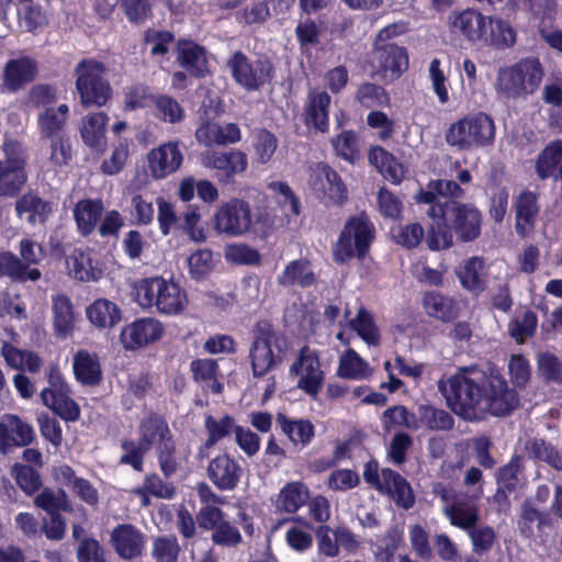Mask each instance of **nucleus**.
<instances>
[{"label":"nucleus","instance_id":"obj_43","mask_svg":"<svg viewBox=\"0 0 562 562\" xmlns=\"http://www.w3.org/2000/svg\"><path fill=\"white\" fill-rule=\"evenodd\" d=\"M87 317L98 328H112L122 318L121 308L108 299H98L87 308Z\"/></svg>","mask_w":562,"mask_h":562},{"label":"nucleus","instance_id":"obj_36","mask_svg":"<svg viewBox=\"0 0 562 562\" xmlns=\"http://www.w3.org/2000/svg\"><path fill=\"white\" fill-rule=\"evenodd\" d=\"M72 368L76 380L82 385L95 386L102 381V369L95 353L78 350L74 356Z\"/></svg>","mask_w":562,"mask_h":562},{"label":"nucleus","instance_id":"obj_7","mask_svg":"<svg viewBox=\"0 0 562 562\" xmlns=\"http://www.w3.org/2000/svg\"><path fill=\"white\" fill-rule=\"evenodd\" d=\"M138 439L156 451L157 461L166 479L171 477L179 468L177 446L166 417L150 412L138 424Z\"/></svg>","mask_w":562,"mask_h":562},{"label":"nucleus","instance_id":"obj_8","mask_svg":"<svg viewBox=\"0 0 562 562\" xmlns=\"http://www.w3.org/2000/svg\"><path fill=\"white\" fill-rule=\"evenodd\" d=\"M496 126L485 112L469 113L453 122L445 134L446 143L458 150L469 151L494 144Z\"/></svg>","mask_w":562,"mask_h":562},{"label":"nucleus","instance_id":"obj_33","mask_svg":"<svg viewBox=\"0 0 562 562\" xmlns=\"http://www.w3.org/2000/svg\"><path fill=\"white\" fill-rule=\"evenodd\" d=\"M0 277L18 283L36 282L41 279L42 272L37 268L26 267L15 254L4 250L0 251Z\"/></svg>","mask_w":562,"mask_h":562},{"label":"nucleus","instance_id":"obj_42","mask_svg":"<svg viewBox=\"0 0 562 562\" xmlns=\"http://www.w3.org/2000/svg\"><path fill=\"white\" fill-rule=\"evenodd\" d=\"M68 113L69 108L67 104L45 109L37 120L42 138L54 139L60 137L66 127Z\"/></svg>","mask_w":562,"mask_h":562},{"label":"nucleus","instance_id":"obj_34","mask_svg":"<svg viewBox=\"0 0 562 562\" xmlns=\"http://www.w3.org/2000/svg\"><path fill=\"white\" fill-rule=\"evenodd\" d=\"M67 267L69 274L82 282L98 281L101 279L103 271L98 267L91 257L90 249L76 248L67 258Z\"/></svg>","mask_w":562,"mask_h":562},{"label":"nucleus","instance_id":"obj_57","mask_svg":"<svg viewBox=\"0 0 562 562\" xmlns=\"http://www.w3.org/2000/svg\"><path fill=\"white\" fill-rule=\"evenodd\" d=\"M34 504L45 510L48 515L59 514L60 510H70L67 494L59 490L56 494L53 490L45 487L34 499Z\"/></svg>","mask_w":562,"mask_h":562},{"label":"nucleus","instance_id":"obj_31","mask_svg":"<svg viewBox=\"0 0 562 562\" xmlns=\"http://www.w3.org/2000/svg\"><path fill=\"white\" fill-rule=\"evenodd\" d=\"M370 165L393 184H400L405 178V169L397 158L382 146H371L368 153Z\"/></svg>","mask_w":562,"mask_h":562},{"label":"nucleus","instance_id":"obj_21","mask_svg":"<svg viewBox=\"0 0 562 562\" xmlns=\"http://www.w3.org/2000/svg\"><path fill=\"white\" fill-rule=\"evenodd\" d=\"M177 63L193 78H205L209 71L206 48L189 38H179L176 45Z\"/></svg>","mask_w":562,"mask_h":562},{"label":"nucleus","instance_id":"obj_64","mask_svg":"<svg viewBox=\"0 0 562 562\" xmlns=\"http://www.w3.org/2000/svg\"><path fill=\"white\" fill-rule=\"evenodd\" d=\"M393 240L407 249L416 248L425 236L424 227L420 223H411L400 226L392 233Z\"/></svg>","mask_w":562,"mask_h":562},{"label":"nucleus","instance_id":"obj_24","mask_svg":"<svg viewBox=\"0 0 562 562\" xmlns=\"http://www.w3.org/2000/svg\"><path fill=\"white\" fill-rule=\"evenodd\" d=\"M37 72V63L30 57L9 59L3 67L2 85L9 92L15 93L33 82Z\"/></svg>","mask_w":562,"mask_h":562},{"label":"nucleus","instance_id":"obj_40","mask_svg":"<svg viewBox=\"0 0 562 562\" xmlns=\"http://www.w3.org/2000/svg\"><path fill=\"white\" fill-rule=\"evenodd\" d=\"M53 326L57 337L66 338L75 327L74 305L66 294H57L52 300Z\"/></svg>","mask_w":562,"mask_h":562},{"label":"nucleus","instance_id":"obj_14","mask_svg":"<svg viewBox=\"0 0 562 562\" xmlns=\"http://www.w3.org/2000/svg\"><path fill=\"white\" fill-rule=\"evenodd\" d=\"M201 160L205 168L215 171V178L222 186L234 184L248 168V157L240 149H207L202 153Z\"/></svg>","mask_w":562,"mask_h":562},{"label":"nucleus","instance_id":"obj_50","mask_svg":"<svg viewBox=\"0 0 562 562\" xmlns=\"http://www.w3.org/2000/svg\"><path fill=\"white\" fill-rule=\"evenodd\" d=\"M355 101L364 109H375L389 106L391 98L384 87L367 81L357 88Z\"/></svg>","mask_w":562,"mask_h":562},{"label":"nucleus","instance_id":"obj_30","mask_svg":"<svg viewBox=\"0 0 562 562\" xmlns=\"http://www.w3.org/2000/svg\"><path fill=\"white\" fill-rule=\"evenodd\" d=\"M317 276L312 269V263L306 258L290 261L278 277V284L283 288L299 286L307 289L316 285Z\"/></svg>","mask_w":562,"mask_h":562},{"label":"nucleus","instance_id":"obj_59","mask_svg":"<svg viewBox=\"0 0 562 562\" xmlns=\"http://www.w3.org/2000/svg\"><path fill=\"white\" fill-rule=\"evenodd\" d=\"M331 143L338 156L345 160L353 162L359 157V140L355 131H342Z\"/></svg>","mask_w":562,"mask_h":562},{"label":"nucleus","instance_id":"obj_54","mask_svg":"<svg viewBox=\"0 0 562 562\" xmlns=\"http://www.w3.org/2000/svg\"><path fill=\"white\" fill-rule=\"evenodd\" d=\"M445 512L451 525L464 530L475 527L479 521L477 507L464 502H454Z\"/></svg>","mask_w":562,"mask_h":562},{"label":"nucleus","instance_id":"obj_22","mask_svg":"<svg viewBox=\"0 0 562 562\" xmlns=\"http://www.w3.org/2000/svg\"><path fill=\"white\" fill-rule=\"evenodd\" d=\"M330 104L331 97L328 92L310 90L302 112V121L305 126L321 133H328Z\"/></svg>","mask_w":562,"mask_h":562},{"label":"nucleus","instance_id":"obj_6","mask_svg":"<svg viewBox=\"0 0 562 562\" xmlns=\"http://www.w3.org/2000/svg\"><path fill=\"white\" fill-rule=\"evenodd\" d=\"M133 290L139 306L156 307L160 314L179 315L188 304L186 290L162 277L143 278L134 283Z\"/></svg>","mask_w":562,"mask_h":562},{"label":"nucleus","instance_id":"obj_51","mask_svg":"<svg viewBox=\"0 0 562 562\" xmlns=\"http://www.w3.org/2000/svg\"><path fill=\"white\" fill-rule=\"evenodd\" d=\"M349 326L368 345L378 346L380 344L379 327L373 315L364 306L358 308L357 315L350 319Z\"/></svg>","mask_w":562,"mask_h":562},{"label":"nucleus","instance_id":"obj_53","mask_svg":"<svg viewBox=\"0 0 562 562\" xmlns=\"http://www.w3.org/2000/svg\"><path fill=\"white\" fill-rule=\"evenodd\" d=\"M121 449L123 453L120 457L119 463L122 465H130L136 472L144 471L145 457L150 451L139 439H123L121 441Z\"/></svg>","mask_w":562,"mask_h":562},{"label":"nucleus","instance_id":"obj_37","mask_svg":"<svg viewBox=\"0 0 562 562\" xmlns=\"http://www.w3.org/2000/svg\"><path fill=\"white\" fill-rule=\"evenodd\" d=\"M103 202L100 199H82L74 209V220L79 234L88 237L94 231L103 213Z\"/></svg>","mask_w":562,"mask_h":562},{"label":"nucleus","instance_id":"obj_11","mask_svg":"<svg viewBox=\"0 0 562 562\" xmlns=\"http://www.w3.org/2000/svg\"><path fill=\"white\" fill-rule=\"evenodd\" d=\"M227 67L234 81L246 91H259L276 77L273 63L263 55L252 60L244 52L236 50L227 59Z\"/></svg>","mask_w":562,"mask_h":562},{"label":"nucleus","instance_id":"obj_41","mask_svg":"<svg viewBox=\"0 0 562 562\" xmlns=\"http://www.w3.org/2000/svg\"><path fill=\"white\" fill-rule=\"evenodd\" d=\"M310 498L308 487L301 481L286 483L279 492L276 507L280 512L296 514Z\"/></svg>","mask_w":562,"mask_h":562},{"label":"nucleus","instance_id":"obj_19","mask_svg":"<svg viewBox=\"0 0 562 562\" xmlns=\"http://www.w3.org/2000/svg\"><path fill=\"white\" fill-rule=\"evenodd\" d=\"M35 441L33 427L14 414L0 419V452L8 453L15 447H27Z\"/></svg>","mask_w":562,"mask_h":562},{"label":"nucleus","instance_id":"obj_61","mask_svg":"<svg viewBox=\"0 0 562 562\" xmlns=\"http://www.w3.org/2000/svg\"><path fill=\"white\" fill-rule=\"evenodd\" d=\"M180 550L176 536H162L154 540L151 553L157 562H177Z\"/></svg>","mask_w":562,"mask_h":562},{"label":"nucleus","instance_id":"obj_27","mask_svg":"<svg viewBox=\"0 0 562 562\" xmlns=\"http://www.w3.org/2000/svg\"><path fill=\"white\" fill-rule=\"evenodd\" d=\"M422 304L425 313L442 323L454 322L461 312L460 301L439 291H427L423 294Z\"/></svg>","mask_w":562,"mask_h":562},{"label":"nucleus","instance_id":"obj_35","mask_svg":"<svg viewBox=\"0 0 562 562\" xmlns=\"http://www.w3.org/2000/svg\"><path fill=\"white\" fill-rule=\"evenodd\" d=\"M41 400L46 407L65 422H76L80 418V407L71 398L70 387L56 393L50 392V390H43Z\"/></svg>","mask_w":562,"mask_h":562},{"label":"nucleus","instance_id":"obj_47","mask_svg":"<svg viewBox=\"0 0 562 562\" xmlns=\"http://www.w3.org/2000/svg\"><path fill=\"white\" fill-rule=\"evenodd\" d=\"M423 429L429 431H450L454 428V418L448 411L431 404L418 405Z\"/></svg>","mask_w":562,"mask_h":562},{"label":"nucleus","instance_id":"obj_60","mask_svg":"<svg viewBox=\"0 0 562 562\" xmlns=\"http://www.w3.org/2000/svg\"><path fill=\"white\" fill-rule=\"evenodd\" d=\"M252 146L257 161L260 164H267L270 161L278 148V138L269 130L261 128L256 134Z\"/></svg>","mask_w":562,"mask_h":562},{"label":"nucleus","instance_id":"obj_4","mask_svg":"<svg viewBox=\"0 0 562 562\" xmlns=\"http://www.w3.org/2000/svg\"><path fill=\"white\" fill-rule=\"evenodd\" d=\"M375 236V225L366 211L349 216L333 244L334 262L341 266L352 259L364 260Z\"/></svg>","mask_w":562,"mask_h":562},{"label":"nucleus","instance_id":"obj_3","mask_svg":"<svg viewBox=\"0 0 562 562\" xmlns=\"http://www.w3.org/2000/svg\"><path fill=\"white\" fill-rule=\"evenodd\" d=\"M289 342L268 319H259L251 329L248 359L254 378H262L283 363Z\"/></svg>","mask_w":562,"mask_h":562},{"label":"nucleus","instance_id":"obj_12","mask_svg":"<svg viewBox=\"0 0 562 562\" xmlns=\"http://www.w3.org/2000/svg\"><path fill=\"white\" fill-rule=\"evenodd\" d=\"M213 229L227 237H239L252 226L250 204L244 199L232 198L223 202L212 216Z\"/></svg>","mask_w":562,"mask_h":562},{"label":"nucleus","instance_id":"obj_25","mask_svg":"<svg viewBox=\"0 0 562 562\" xmlns=\"http://www.w3.org/2000/svg\"><path fill=\"white\" fill-rule=\"evenodd\" d=\"M379 492L391 497L397 507L405 510L411 509L416 503L411 483L391 468L382 469V485Z\"/></svg>","mask_w":562,"mask_h":562},{"label":"nucleus","instance_id":"obj_13","mask_svg":"<svg viewBox=\"0 0 562 562\" xmlns=\"http://www.w3.org/2000/svg\"><path fill=\"white\" fill-rule=\"evenodd\" d=\"M394 26L382 29L376 37L373 50V63L378 71L392 79H397L408 68V52L394 43H382L394 35Z\"/></svg>","mask_w":562,"mask_h":562},{"label":"nucleus","instance_id":"obj_29","mask_svg":"<svg viewBox=\"0 0 562 562\" xmlns=\"http://www.w3.org/2000/svg\"><path fill=\"white\" fill-rule=\"evenodd\" d=\"M514 210L516 233L525 236L535 227L540 212L538 195L530 190L521 191L514 202Z\"/></svg>","mask_w":562,"mask_h":562},{"label":"nucleus","instance_id":"obj_10","mask_svg":"<svg viewBox=\"0 0 562 562\" xmlns=\"http://www.w3.org/2000/svg\"><path fill=\"white\" fill-rule=\"evenodd\" d=\"M1 148L4 157L0 159V198H18L27 182V149L12 138H5Z\"/></svg>","mask_w":562,"mask_h":562},{"label":"nucleus","instance_id":"obj_44","mask_svg":"<svg viewBox=\"0 0 562 562\" xmlns=\"http://www.w3.org/2000/svg\"><path fill=\"white\" fill-rule=\"evenodd\" d=\"M524 469V457L513 454L510 460L497 470V495L502 494L504 497H507V494L514 493L518 487L519 475Z\"/></svg>","mask_w":562,"mask_h":562},{"label":"nucleus","instance_id":"obj_63","mask_svg":"<svg viewBox=\"0 0 562 562\" xmlns=\"http://www.w3.org/2000/svg\"><path fill=\"white\" fill-rule=\"evenodd\" d=\"M211 540L216 546L235 548L243 542V537L236 526L224 519L212 530Z\"/></svg>","mask_w":562,"mask_h":562},{"label":"nucleus","instance_id":"obj_45","mask_svg":"<svg viewBox=\"0 0 562 562\" xmlns=\"http://www.w3.org/2000/svg\"><path fill=\"white\" fill-rule=\"evenodd\" d=\"M190 371L192 379L196 383H210V390L213 394H221L224 385L217 379L220 367L216 360L210 358H198L191 361Z\"/></svg>","mask_w":562,"mask_h":562},{"label":"nucleus","instance_id":"obj_23","mask_svg":"<svg viewBox=\"0 0 562 562\" xmlns=\"http://www.w3.org/2000/svg\"><path fill=\"white\" fill-rule=\"evenodd\" d=\"M145 543L144 533L131 524H120L111 532V544L124 560L142 557Z\"/></svg>","mask_w":562,"mask_h":562},{"label":"nucleus","instance_id":"obj_39","mask_svg":"<svg viewBox=\"0 0 562 562\" xmlns=\"http://www.w3.org/2000/svg\"><path fill=\"white\" fill-rule=\"evenodd\" d=\"M484 266L482 258L471 257L457 268L456 274L463 289L475 295L484 292L486 288V281L482 273Z\"/></svg>","mask_w":562,"mask_h":562},{"label":"nucleus","instance_id":"obj_48","mask_svg":"<svg viewBox=\"0 0 562 562\" xmlns=\"http://www.w3.org/2000/svg\"><path fill=\"white\" fill-rule=\"evenodd\" d=\"M325 177L324 203L326 206H342L348 201V189L338 172L328 165L322 166Z\"/></svg>","mask_w":562,"mask_h":562},{"label":"nucleus","instance_id":"obj_52","mask_svg":"<svg viewBox=\"0 0 562 562\" xmlns=\"http://www.w3.org/2000/svg\"><path fill=\"white\" fill-rule=\"evenodd\" d=\"M368 363L353 349H347L340 357L337 370L338 376L349 380H360L369 375Z\"/></svg>","mask_w":562,"mask_h":562},{"label":"nucleus","instance_id":"obj_56","mask_svg":"<svg viewBox=\"0 0 562 562\" xmlns=\"http://www.w3.org/2000/svg\"><path fill=\"white\" fill-rule=\"evenodd\" d=\"M537 327V314L531 310H527L521 317H516L509 322L508 331L517 344H524L527 338L535 336Z\"/></svg>","mask_w":562,"mask_h":562},{"label":"nucleus","instance_id":"obj_46","mask_svg":"<svg viewBox=\"0 0 562 562\" xmlns=\"http://www.w3.org/2000/svg\"><path fill=\"white\" fill-rule=\"evenodd\" d=\"M488 26L484 43L497 49L510 48L516 44V31L508 21L502 18H488Z\"/></svg>","mask_w":562,"mask_h":562},{"label":"nucleus","instance_id":"obj_28","mask_svg":"<svg viewBox=\"0 0 562 562\" xmlns=\"http://www.w3.org/2000/svg\"><path fill=\"white\" fill-rule=\"evenodd\" d=\"M109 117L103 112L88 114L82 120L80 127V136L86 146L98 156L102 155L106 149V125Z\"/></svg>","mask_w":562,"mask_h":562},{"label":"nucleus","instance_id":"obj_38","mask_svg":"<svg viewBox=\"0 0 562 562\" xmlns=\"http://www.w3.org/2000/svg\"><path fill=\"white\" fill-rule=\"evenodd\" d=\"M239 425L236 424L235 418L228 414H225L220 419H216L212 415H206L204 419V428L207 432V438L203 446L199 449V456L203 458L204 451H207L218 441L236 432V428Z\"/></svg>","mask_w":562,"mask_h":562},{"label":"nucleus","instance_id":"obj_2","mask_svg":"<svg viewBox=\"0 0 562 562\" xmlns=\"http://www.w3.org/2000/svg\"><path fill=\"white\" fill-rule=\"evenodd\" d=\"M430 218L426 235L427 247L432 251L446 250L458 243H472L482 232V212L472 203L446 200L425 211Z\"/></svg>","mask_w":562,"mask_h":562},{"label":"nucleus","instance_id":"obj_17","mask_svg":"<svg viewBox=\"0 0 562 562\" xmlns=\"http://www.w3.org/2000/svg\"><path fill=\"white\" fill-rule=\"evenodd\" d=\"M57 204L53 200L44 199L36 189H29L16 198L14 211L21 221L31 226H45L54 215Z\"/></svg>","mask_w":562,"mask_h":562},{"label":"nucleus","instance_id":"obj_32","mask_svg":"<svg viewBox=\"0 0 562 562\" xmlns=\"http://www.w3.org/2000/svg\"><path fill=\"white\" fill-rule=\"evenodd\" d=\"M276 422L282 434L295 446L307 447L315 437V426L307 418H290L284 413H277Z\"/></svg>","mask_w":562,"mask_h":562},{"label":"nucleus","instance_id":"obj_49","mask_svg":"<svg viewBox=\"0 0 562 562\" xmlns=\"http://www.w3.org/2000/svg\"><path fill=\"white\" fill-rule=\"evenodd\" d=\"M542 100L551 106L548 112L550 128L562 133V77L557 82L544 85Z\"/></svg>","mask_w":562,"mask_h":562},{"label":"nucleus","instance_id":"obj_26","mask_svg":"<svg viewBox=\"0 0 562 562\" xmlns=\"http://www.w3.org/2000/svg\"><path fill=\"white\" fill-rule=\"evenodd\" d=\"M453 33H458L467 41L475 44L483 42L486 36V16L475 9H465L453 13L450 18Z\"/></svg>","mask_w":562,"mask_h":562},{"label":"nucleus","instance_id":"obj_62","mask_svg":"<svg viewBox=\"0 0 562 562\" xmlns=\"http://www.w3.org/2000/svg\"><path fill=\"white\" fill-rule=\"evenodd\" d=\"M154 103L162 121L175 124L183 120L184 110L175 98L159 94L154 99Z\"/></svg>","mask_w":562,"mask_h":562},{"label":"nucleus","instance_id":"obj_5","mask_svg":"<svg viewBox=\"0 0 562 562\" xmlns=\"http://www.w3.org/2000/svg\"><path fill=\"white\" fill-rule=\"evenodd\" d=\"M543 76L544 68L539 58L525 57L498 69L495 90L506 100L526 98L539 89Z\"/></svg>","mask_w":562,"mask_h":562},{"label":"nucleus","instance_id":"obj_55","mask_svg":"<svg viewBox=\"0 0 562 562\" xmlns=\"http://www.w3.org/2000/svg\"><path fill=\"white\" fill-rule=\"evenodd\" d=\"M11 474L18 486L26 494L33 495L42 487V477L36 469L30 464L15 463Z\"/></svg>","mask_w":562,"mask_h":562},{"label":"nucleus","instance_id":"obj_15","mask_svg":"<svg viewBox=\"0 0 562 562\" xmlns=\"http://www.w3.org/2000/svg\"><path fill=\"white\" fill-rule=\"evenodd\" d=\"M290 373L300 376L297 387L305 394L316 398L323 387L325 373L321 368L318 353L304 346L300 349L295 361L290 367Z\"/></svg>","mask_w":562,"mask_h":562},{"label":"nucleus","instance_id":"obj_16","mask_svg":"<svg viewBox=\"0 0 562 562\" xmlns=\"http://www.w3.org/2000/svg\"><path fill=\"white\" fill-rule=\"evenodd\" d=\"M165 333V325L159 319L139 317L122 328L120 342L125 350L136 351L159 341Z\"/></svg>","mask_w":562,"mask_h":562},{"label":"nucleus","instance_id":"obj_58","mask_svg":"<svg viewBox=\"0 0 562 562\" xmlns=\"http://www.w3.org/2000/svg\"><path fill=\"white\" fill-rule=\"evenodd\" d=\"M537 369L546 382L562 384V361L554 353L549 351L538 353Z\"/></svg>","mask_w":562,"mask_h":562},{"label":"nucleus","instance_id":"obj_1","mask_svg":"<svg viewBox=\"0 0 562 562\" xmlns=\"http://www.w3.org/2000/svg\"><path fill=\"white\" fill-rule=\"evenodd\" d=\"M438 389L453 414L465 422H477L487 414L504 417L519 406L518 392L498 372L476 366L460 367Z\"/></svg>","mask_w":562,"mask_h":562},{"label":"nucleus","instance_id":"obj_20","mask_svg":"<svg viewBox=\"0 0 562 562\" xmlns=\"http://www.w3.org/2000/svg\"><path fill=\"white\" fill-rule=\"evenodd\" d=\"M206 475L218 491H234L240 482L243 468L237 460L224 452L210 460Z\"/></svg>","mask_w":562,"mask_h":562},{"label":"nucleus","instance_id":"obj_18","mask_svg":"<svg viewBox=\"0 0 562 562\" xmlns=\"http://www.w3.org/2000/svg\"><path fill=\"white\" fill-rule=\"evenodd\" d=\"M148 168L154 179H165L175 173L183 162L178 140H170L153 148L147 154Z\"/></svg>","mask_w":562,"mask_h":562},{"label":"nucleus","instance_id":"obj_9","mask_svg":"<svg viewBox=\"0 0 562 562\" xmlns=\"http://www.w3.org/2000/svg\"><path fill=\"white\" fill-rule=\"evenodd\" d=\"M105 65L94 58L81 59L76 68V90L83 108H101L112 98V88L108 79Z\"/></svg>","mask_w":562,"mask_h":562}]
</instances>
